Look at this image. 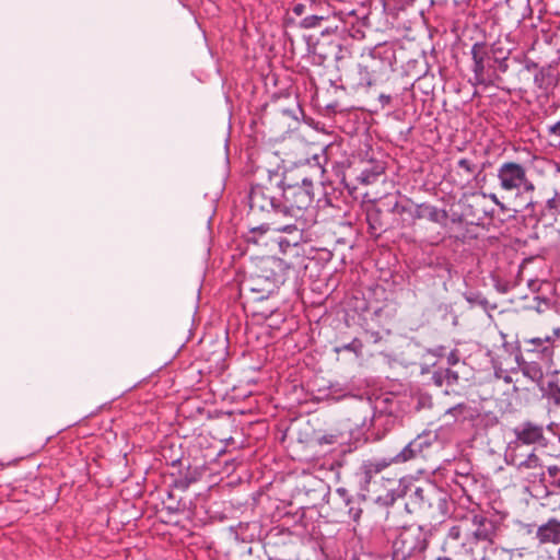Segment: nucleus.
Returning a JSON list of instances; mask_svg holds the SVG:
<instances>
[{
	"instance_id": "obj_3",
	"label": "nucleus",
	"mask_w": 560,
	"mask_h": 560,
	"mask_svg": "<svg viewBox=\"0 0 560 560\" xmlns=\"http://www.w3.org/2000/svg\"><path fill=\"white\" fill-rule=\"evenodd\" d=\"M285 265L275 257L261 258L241 282L242 294H256L254 300H264L285 282Z\"/></svg>"
},
{
	"instance_id": "obj_1",
	"label": "nucleus",
	"mask_w": 560,
	"mask_h": 560,
	"mask_svg": "<svg viewBox=\"0 0 560 560\" xmlns=\"http://www.w3.org/2000/svg\"><path fill=\"white\" fill-rule=\"evenodd\" d=\"M311 173L302 170L301 183H289L285 176L281 177L278 172H269V182L282 189V201L280 210L281 218L288 222L281 224L278 221L264 222L258 226L250 228V233H265L272 229L278 232L291 233L302 232L314 221V182L322 183L325 168L320 165L318 158L314 156V163H308Z\"/></svg>"
},
{
	"instance_id": "obj_46",
	"label": "nucleus",
	"mask_w": 560,
	"mask_h": 560,
	"mask_svg": "<svg viewBox=\"0 0 560 560\" xmlns=\"http://www.w3.org/2000/svg\"><path fill=\"white\" fill-rule=\"evenodd\" d=\"M362 305H365V303H364V302H362ZM361 311H365V307H364V306H362V307H361Z\"/></svg>"
},
{
	"instance_id": "obj_26",
	"label": "nucleus",
	"mask_w": 560,
	"mask_h": 560,
	"mask_svg": "<svg viewBox=\"0 0 560 560\" xmlns=\"http://www.w3.org/2000/svg\"><path fill=\"white\" fill-rule=\"evenodd\" d=\"M445 348L444 347H438L433 350H431L432 354L435 355V357H439V358H442L444 355H446V361L450 365H455L458 363L459 361V357L457 354V351L456 350H452L450 351L447 354L445 353Z\"/></svg>"
},
{
	"instance_id": "obj_4",
	"label": "nucleus",
	"mask_w": 560,
	"mask_h": 560,
	"mask_svg": "<svg viewBox=\"0 0 560 560\" xmlns=\"http://www.w3.org/2000/svg\"><path fill=\"white\" fill-rule=\"evenodd\" d=\"M395 62L396 52L392 45L378 44L369 48L361 55V61L358 65L359 84L372 86L386 81L394 71Z\"/></svg>"
},
{
	"instance_id": "obj_37",
	"label": "nucleus",
	"mask_w": 560,
	"mask_h": 560,
	"mask_svg": "<svg viewBox=\"0 0 560 560\" xmlns=\"http://www.w3.org/2000/svg\"><path fill=\"white\" fill-rule=\"evenodd\" d=\"M378 101H380V103L382 104V106L384 107V106H387V105H389V104H390V102H392V96H390V95H387V94H381V95L378 96Z\"/></svg>"
},
{
	"instance_id": "obj_14",
	"label": "nucleus",
	"mask_w": 560,
	"mask_h": 560,
	"mask_svg": "<svg viewBox=\"0 0 560 560\" xmlns=\"http://www.w3.org/2000/svg\"><path fill=\"white\" fill-rule=\"evenodd\" d=\"M390 212L397 217L395 222L399 228H409L416 223L415 205L409 198L396 201L390 208Z\"/></svg>"
},
{
	"instance_id": "obj_13",
	"label": "nucleus",
	"mask_w": 560,
	"mask_h": 560,
	"mask_svg": "<svg viewBox=\"0 0 560 560\" xmlns=\"http://www.w3.org/2000/svg\"><path fill=\"white\" fill-rule=\"evenodd\" d=\"M560 338V327L553 328L551 335L544 337H535L528 339L527 342L534 347L528 350L530 353H538L540 359L546 363H550L553 357V342Z\"/></svg>"
},
{
	"instance_id": "obj_16",
	"label": "nucleus",
	"mask_w": 560,
	"mask_h": 560,
	"mask_svg": "<svg viewBox=\"0 0 560 560\" xmlns=\"http://www.w3.org/2000/svg\"><path fill=\"white\" fill-rule=\"evenodd\" d=\"M392 464L389 458H375L364 460L360 466L361 481L364 486L370 485L374 476L383 471Z\"/></svg>"
},
{
	"instance_id": "obj_10",
	"label": "nucleus",
	"mask_w": 560,
	"mask_h": 560,
	"mask_svg": "<svg viewBox=\"0 0 560 560\" xmlns=\"http://www.w3.org/2000/svg\"><path fill=\"white\" fill-rule=\"evenodd\" d=\"M249 202V217L258 218L260 214H266L269 219L268 222L278 221L276 218H281L280 207L281 201L278 200L270 192V188L264 185H255L250 188L248 195Z\"/></svg>"
},
{
	"instance_id": "obj_40",
	"label": "nucleus",
	"mask_w": 560,
	"mask_h": 560,
	"mask_svg": "<svg viewBox=\"0 0 560 560\" xmlns=\"http://www.w3.org/2000/svg\"><path fill=\"white\" fill-rule=\"evenodd\" d=\"M535 67H536V63H534V62H526V65H525V69H526V70H528V71H529L532 68H535Z\"/></svg>"
},
{
	"instance_id": "obj_45",
	"label": "nucleus",
	"mask_w": 560,
	"mask_h": 560,
	"mask_svg": "<svg viewBox=\"0 0 560 560\" xmlns=\"http://www.w3.org/2000/svg\"><path fill=\"white\" fill-rule=\"evenodd\" d=\"M493 366H494V369H495V375H497V376H499V372L497 371V365H495V363H494V362H493Z\"/></svg>"
},
{
	"instance_id": "obj_39",
	"label": "nucleus",
	"mask_w": 560,
	"mask_h": 560,
	"mask_svg": "<svg viewBox=\"0 0 560 560\" xmlns=\"http://www.w3.org/2000/svg\"><path fill=\"white\" fill-rule=\"evenodd\" d=\"M498 51H500V50L498 49ZM490 54H491V59H492L491 62H492L493 67L498 66L499 65V60H501L502 57L495 55L497 54L495 49L490 51Z\"/></svg>"
},
{
	"instance_id": "obj_20",
	"label": "nucleus",
	"mask_w": 560,
	"mask_h": 560,
	"mask_svg": "<svg viewBox=\"0 0 560 560\" xmlns=\"http://www.w3.org/2000/svg\"><path fill=\"white\" fill-rule=\"evenodd\" d=\"M385 172L382 163L370 162L368 166L358 175V180L363 185H371L377 182L378 177Z\"/></svg>"
},
{
	"instance_id": "obj_30",
	"label": "nucleus",
	"mask_w": 560,
	"mask_h": 560,
	"mask_svg": "<svg viewBox=\"0 0 560 560\" xmlns=\"http://www.w3.org/2000/svg\"><path fill=\"white\" fill-rule=\"evenodd\" d=\"M457 166L464 170L467 174H475L477 171V164L467 158H462L457 161Z\"/></svg>"
},
{
	"instance_id": "obj_33",
	"label": "nucleus",
	"mask_w": 560,
	"mask_h": 560,
	"mask_svg": "<svg viewBox=\"0 0 560 560\" xmlns=\"http://www.w3.org/2000/svg\"><path fill=\"white\" fill-rule=\"evenodd\" d=\"M546 472H548L550 478V480H547V482H553L560 472V468L556 465L546 466Z\"/></svg>"
},
{
	"instance_id": "obj_18",
	"label": "nucleus",
	"mask_w": 560,
	"mask_h": 560,
	"mask_svg": "<svg viewBox=\"0 0 560 560\" xmlns=\"http://www.w3.org/2000/svg\"><path fill=\"white\" fill-rule=\"evenodd\" d=\"M412 441L420 457L428 456L432 448L441 446L436 431H424Z\"/></svg>"
},
{
	"instance_id": "obj_5",
	"label": "nucleus",
	"mask_w": 560,
	"mask_h": 560,
	"mask_svg": "<svg viewBox=\"0 0 560 560\" xmlns=\"http://www.w3.org/2000/svg\"><path fill=\"white\" fill-rule=\"evenodd\" d=\"M506 465L515 468L517 476L532 485L547 483L546 466L534 451L529 452H505Z\"/></svg>"
},
{
	"instance_id": "obj_28",
	"label": "nucleus",
	"mask_w": 560,
	"mask_h": 560,
	"mask_svg": "<svg viewBox=\"0 0 560 560\" xmlns=\"http://www.w3.org/2000/svg\"><path fill=\"white\" fill-rule=\"evenodd\" d=\"M335 351L338 353L341 351H350V352H353L355 354V357L358 358L361 355V352H362V342L355 338L349 343H346L341 347H336Z\"/></svg>"
},
{
	"instance_id": "obj_32",
	"label": "nucleus",
	"mask_w": 560,
	"mask_h": 560,
	"mask_svg": "<svg viewBox=\"0 0 560 560\" xmlns=\"http://www.w3.org/2000/svg\"><path fill=\"white\" fill-rule=\"evenodd\" d=\"M482 198H489L494 205H497L502 211H505L506 210V207L503 202L500 201V199L498 198V196L494 194V192H490V194H486V192H480L479 194Z\"/></svg>"
},
{
	"instance_id": "obj_29",
	"label": "nucleus",
	"mask_w": 560,
	"mask_h": 560,
	"mask_svg": "<svg viewBox=\"0 0 560 560\" xmlns=\"http://www.w3.org/2000/svg\"><path fill=\"white\" fill-rule=\"evenodd\" d=\"M324 20L323 16H319V15H315V14H312V15H307L305 16L300 25L303 27V28H313V27H317L319 26L320 22Z\"/></svg>"
},
{
	"instance_id": "obj_23",
	"label": "nucleus",
	"mask_w": 560,
	"mask_h": 560,
	"mask_svg": "<svg viewBox=\"0 0 560 560\" xmlns=\"http://www.w3.org/2000/svg\"><path fill=\"white\" fill-rule=\"evenodd\" d=\"M413 441H410L398 454H396L394 457L389 458L392 464L393 463H406L411 459H416L419 456L417 448L413 446Z\"/></svg>"
},
{
	"instance_id": "obj_8",
	"label": "nucleus",
	"mask_w": 560,
	"mask_h": 560,
	"mask_svg": "<svg viewBox=\"0 0 560 560\" xmlns=\"http://www.w3.org/2000/svg\"><path fill=\"white\" fill-rule=\"evenodd\" d=\"M459 525H464V532L474 548L478 544L491 545L494 542L498 533V523L481 512H470Z\"/></svg>"
},
{
	"instance_id": "obj_41",
	"label": "nucleus",
	"mask_w": 560,
	"mask_h": 560,
	"mask_svg": "<svg viewBox=\"0 0 560 560\" xmlns=\"http://www.w3.org/2000/svg\"><path fill=\"white\" fill-rule=\"evenodd\" d=\"M435 560H454V559H452L451 557H448L446 555H443V556L438 557Z\"/></svg>"
},
{
	"instance_id": "obj_38",
	"label": "nucleus",
	"mask_w": 560,
	"mask_h": 560,
	"mask_svg": "<svg viewBox=\"0 0 560 560\" xmlns=\"http://www.w3.org/2000/svg\"><path fill=\"white\" fill-rule=\"evenodd\" d=\"M292 11L296 15H302L305 11V5L302 3H298L293 7Z\"/></svg>"
},
{
	"instance_id": "obj_42",
	"label": "nucleus",
	"mask_w": 560,
	"mask_h": 560,
	"mask_svg": "<svg viewBox=\"0 0 560 560\" xmlns=\"http://www.w3.org/2000/svg\"><path fill=\"white\" fill-rule=\"evenodd\" d=\"M511 381H512V380H511V377H510V376H505V377H504V382L510 383Z\"/></svg>"
},
{
	"instance_id": "obj_6",
	"label": "nucleus",
	"mask_w": 560,
	"mask_h": 560,
	"mask_svg": "<svg viewBox=\"0 0 560 560\" xmlns=\"http://www.w3.org/2000/svg\"><path fill=\"white\" fill-rule=\"evenodd\" d=\"M471 59L474 77L470 80L472 85H482L485 88L494 86L500 89L502 77L497 73L495 67L491 62V54L485 43H475L471 47Z\"/></svg>"
},
{
	"instance_id": "obj_11",
	"label": "nucleus",
	"mask_w": 560,
	"mask_h": 560,
	"mask_svg": "<svg viewBox=\"0 0 560 560\" xmlns=\"http://www.w3.org/2000/svg\"><path fill=\"white\" fill-rule=\"evenodd\" d=\"M472 542L464 532V525H453L447 529L442 544V551L452 559L466 560L474 553Z\"/></svg>"
},
{
	"instance_id": "obj_22",
	"label": "nucleus",
	"mask_w": 560,
	"mask_h": 560,
	"mask_svg": "<svg viewBox=\"0 0 560 560\" xmlns=\"http://www.w3.org/2000/svg\"><path fill=\"white\" fill-rule=\"evenodd\" d=\"M337 494L341 498L345 505L348 506L349 516L357 522L362 513V509L360 506L354 505V500L351 495H349L348 491L345 488H338Z\"/></svg>"
},
{
	"instance_id": "obj_44",
	"label": "nucleus",
	"mask_w": 560,
	"mask_h": 560,
	"mask_svg": "<svg viewBox=\"0 0 560 560\" xmlns=\"http://www.w3.org/2000/svg\"><path fill=\"white\" fill-rule=\"evenodd\" d=\"M556 560H560V548L558 549L557 559Z\"/></svg>"
},
{
	"instance_id": "obj_35",
	"label": "nucleus",
	"mask_w": 560,
	"mask_h": 560,
	"mask_svg": "<svg viewBox=\"0 0 560 560\" xmlns=\"http://www.w3.org/2000/svg\"><path fill=\"white\" fill-rule=\"evenodd\" d=\"M500 337H501V340H502V348L506 352L512 353L514 351V349H515L514 345L506 340V335L503 334L502 331H500Z\"/></svg>"
},
{
	"instance_id": "obj_2",
	"label": "nucleus",
	"mask_w": 560,
	"mask_h": 560,
	"mask_svg": "<svg viewBox=\"0 0 560 560\" xmlns=\"http://www.w3.org/2000/svg\"><path fill=\"white\" fill-rule=\"evenodd\" d=\"M397 498H406V509L410 512H433L445 514L447 512L448 494L432 482L416 485L400 480L393 489Z\"/></svg>"
},
{
	"instance_id": "obj_17",
	"label": "nucleus",
	"mask_w": 560,
	"mask_h": 560,
	"mask_svg": "<svg viewBox=\"0 0 560 560\" xmlns=\"http://www.w3.org/2000/svg\"><path fill=\"white\" fill-rule=\"evenodd\" d=\"M416 221L425 219L430 222L443 224L447 219V212L444 209L423 202L415 206Z\"/></svg>"
},
{
	"instance_id": "obj_9",
	"label": "nucleus",
	"mask_w": 560,
	"mask_h": 560,
	"mask_svg": "<svg viewBox=\"0 0 560 560\" xmlns=\"http://www.w3.org/2000/svg\"><path fill=\"white\" fill-rule=\"evenodd\" d=\"M499 186L504 191L532 192L534 183L528 178L526 167L516 162H504L497 171Z\"/></svg>"
},
{
	"instance_id": "obj_25",
	"label": "nucleus",
	"mask_w": 560,
	"mask_h": 560,
	"mask_svg": "<svg viewBox=\"0 0 560 560\" xmlns=\"http://www.w3.org/2000/svg\"><path fill=\"white\" fill-rule=\"evenodd\" d=\"M343 441V435L339 431H334L329 433H325L318 438V443L320 445H335L341 444Z\"/></svg>"
},
{
	"instance_id": "obj_12",
	"label": "nucleus",
	"mask_w": 560,
	"mask_h": 560,
	"mask_svg": "<svg viewBox=\"0 0 560 560\" xmlns=\"http://www.w3.org/2000/svg\"><path fill=\"white\" fill-rule=\"evenodd\" d=\"M515 440L508 444L505 452H528L526 446L544 444L545 435L542 425L526 421L513 429Z\"/></svg>"
},
{
	"instance_id": "obj_36",
	"label": "nucleus",
	"mask_w": 560,
	"mask_h": 560,
	"mask_svg": "<svg viewBox=\"0 0 560 560\" xmlns=\"http://www.w3.org/2000/svg\"><path fill=\"white\" fill-rule=\"evenodd\" d=\"M549 135L560 137V120L548 128Z\"/></svg>"
},
{
	"instance_id": "obj_7",
	"label": "nucleus",
	"mask_w": 560,
	"mask_h": 560,
	"mask_svg": "<svg viewBox=\"0 0 560 560\" xmlns=\"http://www.w3.org/2000/svg\"><path fill=\"white\" fill-rule=\"evenodd\" d=\"M428 544V534L421 527L405 529L394 541V560H420Z\"/></svg>"
},
{
	"instance_id": "obj_31",
	"label": "nucleus",
	"mask_w": 560,
	"mask_h": 560,
	"mask_svg": "<svg viewBox=\"0 0 560 560\" xmlns=\"http://www.w3.org/2000/svg\"><path fill=\"white\" fill-rule=\"evenodd\" d=\"M548 399L556 406H560V387L555 384H549Z\"/></svg>"
},
{
	"instance_id": "obj_27",
	"label": "nucleus",
	"mask_w": 560,
	"mask_h": 560,
	"mask_svg": "<svg viewBox=\"0 0 560 560\" xmlns=\"http://www.w3.org/2000/svg\"><path fill=\"white\" fill-rule=\"evenodd\" d=\"M366 220L369 223V228L372 231H381L382 230V223H381V210L373 209L368 212Z\"/></svg>"
},
{
	"instance_id": "obj_15",
	"label": "nucleus",
	"mask_w": 560,
	"mask_h": 560,
	"mask_svg": "<svg viewBox=\"0 0 560 560\" xmlns=\"http://www.w3.org/2000/svg\"><path fill=\"white\" fill-rule=\"evenodd\" d=\"M535 537L540 545L560 544V521L555 517L549 518L536 528Z\"/></svg>"
},
{
	"instance_id": "obj_21",
	"label": "nucleus",
	"mask_w": 560,
	"mask_h": 560,
	"mask_svg": "<svg viewBox=\"0 0 560 560\" xmlns=\"http://www.w3.org/2000/svg\"><path fill=\"white\" fill-rule=\"evenodd\" d=\"M432 381L436 386L441 387L445 384L451 387L457 383L458 374L450 369L439 370L433 373Z\"/></svg>"
},
{
	"instance_id": "obj_43",
	"label": "nucleus",
	"mask_w": 560,
	"mask_h": 560,
	"mask_svg": "<svg viewBox=\"0 0 560 560\" xmlns=\"http://www.w3.org/2000/svg\"><path fill=\"white\" fill-rule=\"evenodd\" d=\"M455 410H457V408H456V407L451 408V409H448V410H447V413H452V412H453V411H455Z\"/></svg>"
},
{
	"instance_id": "obj_19",
	"label": "nucleus",
	"mask_w": 560,
	"mask_h": 560,
	"mask_svg": "<svg viewBox=\"0 0 560 560\" xmlns=\"http://www.w3.org/2000/svg\"><path fill=\"white\" fill-rule=\"evenodd\" d=\"M518 366L525 377L534 383H540L544 378V371L539 363L535 361H525L516 357Z\"/></svg>"
},
{
	"instance_id": "obj_24",
	"label": "nucleus",
	"mask_w": 560,
	"mask_h": 560,
	"mask_svg": "<svg viewBox=\"0 0 560 560\" xmlns=\"http://www.w3.org/2000/svg\"><path fill=\"white\" fill-rule=\"evenodd\" d=\"M544 214L550 215L551 218H556L560 214V194L555 192V195L546 201L544 208Z\"/></svg>"
},
{
	"instance_id": "obj_34",
	"label": "nucleus",
	"mask_w": 560,
	"mask_h": 560,
	"mask_svg": "<svg viewBox=\"0 0 560 560\" xmlns=\"http://www.w3.org/2000/svg\"><path fill=\"white\" fill-rule=\"evenodd\" d=\"M495 69H497V73H499L500 75H501V73H505L509 70L506 56H502L501 60H499V65L495 66Z\"/></svg>"
}]
</instances>
